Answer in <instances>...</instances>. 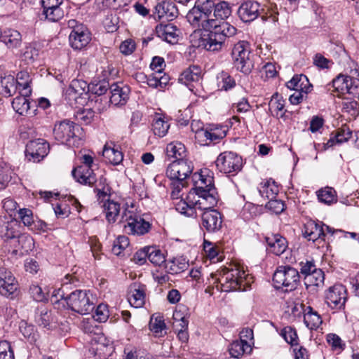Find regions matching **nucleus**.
<instances>
[{"mask_svg":"<svg viewBox=\"0 0 359 359\" xmlns=\"http://www.w3.org/2000/svg\"><path fill=\"white\" fill-rule=\"evenodd\" d=\"M326 341L331 349L337 353H341L346 348V343L339 336L334 333H329L326 335Z\"/></svg>","mask_w":359,"mask_h":359,"instance_id":"obj_51","label":"nucleus"},{"mask_svg":"<svg viewBox=\"0 0 359 359\" xmlns=\"http://www.w3.org/2000/svg\"><path fill=\"white\" fill-rule=\"evenodd\" d=\"M215 165L220 172L235 175L242 170L243 162L242 157L236 153L224 151L217 156Z\"/></svg>","mask_w":359,"mask_h":359,"instance_id":"obj_9","label":"nucleus"},{"mask_svg":"<svg viewBox=\"0 0 359 359\" xmlns=\"http://www.w3.org/2000/svg\"><path fill=\"white\" fill-rule=\"evenodd\" d=\"M286 86L294 91L304 92L305 94H308L311 92L313 88L307 76L304 74L294 75L287 82Z\"/></svg>","mask_w":359,"mask_h":359,"instance_id":"obj_27","label":"nucleus"},{"mask_svg":"<svg viewBox=\"0 0 359 359\" xmlns=\"http://www.w3.org/2000/svg\"><path fill=\"white\" fill-rule=\"evenodd\" d=\"M105 201H106L103 204V208L106 219L109 223H114L116 222V217L119 214L120 205L119 203L109 199Z\"/></svg>","mask_w":359,"mask_h":359,"instance_id":"obj_42","label":"nucleus"},{"mask_svg":"<svg viewBox=\"0 0 359 359\" xmlns=\"http://www.w3.org/2000/svg\"><path fill=\"white\" fill-rule=\"evenodd\" d=\"M177 27L172 23L163 24L162 22L156 27L157 36L168 43H174L177 39Z\"/></svg>","mask_w":359,"mask_h":359,"instance_id":"obj_30","label":"nucleus"},{"mask_svg":"<svg viewBox=\"0 0 359 359\" xmlns=\"http://www.w3.org/2000/svg\"><path fill=\"white\" fill-rule=\"evenodd\" d=\"M29 292L36 302H42L47 300V293L38 285H30Z\"/></svg>","mask_w":359,"mask_h":359,"instance_id":"obj_60","label":"nucleus"},{"mask_svg":"<svg viewBox=\"0 0 359 359\" xmlns=\"http://www.w3.org/2000/svg\"><path fill=\"white\" fill-rule=\"evenodd\" d=\"M269 109L272 113L274 112L273 116L283 117L285 114V100L281 97L278 93H274L269 102Z\"/></svg>","mask_w":359,"mask_h":359,"instance_id":"obj_43","label":"nucleus"},{"mask_svg":"<svg viewBox=\"0 0 359 359\" xmlns=\"http://www.w3.org/2000/svg\"><path fill=\"white\" fill-rule=\"evenodd\" d=\"M93 185H95L94 192L96 194L98 201L104 202L107 197L110 196L111 188L105 177L101 176L98 180L96 179V182Z\"/></svg>","mask_w":359,"mask_h":359,"instance_id":"obj_33","label":"nucleus"},{"mask_svg":"<svg viewBox=\"0 0 359 359\" xmlns=\"http://www.w3.org/2000/svg\"><path fill=\"white\" fill-rule=\"evenodd\" d=\"M50 144L44 139L31 140L26 144L25 158L29 162L39 163L49 153Z\"/></svg>","mask_w":359,"mask_h":359,"instance_id":"obj_12","label":"nucleus"},{"mask_svg":"<svg viewBox=\"0 0 359 359\" xmlns=\"http://www.w3.org/2000/svg\"><path fill=\"white\" fill-rule=\"evenodd\" d=\"M69 40L74 49L80 50L88 44L90 41V34L86 26L79 25L75 30L71 32Z\"/></svg>","mask_w":359,"mask_h":359,"instance_id":"obj_21","label":"nucleus"},{"mask_svg":"<svg viewBox=\"0 0 359 359\" xmlns=\"http://www.w3.org/2000/svg\"><path fill=\"white\" fill-rule=\"evenodd\" d=\"M217 86L221 90H229L236 86L235 79L226 72L222 71L217 75Z\"/></svg>","mask_w":359,"mask_h":359,"instance_id":"obj_47","label":"nucleus"},{"mask_svg":"<svg viewBox=\"0 0 359 359\" xmlns=\"http://www.w3.org/2000/svg\"><path fill=\"white\" fill-rule=\"evenodd\" d=\"M205 138V144H216L222 140L226 135V132L222 127L214 128L210 130H202L198 133Z\"/></svg>","mask_w":359,"mask_h":359,"instance_id":"obj_35","label":"nucleus"},{"mask_svg":"<svg viewBox=\"0 0 359 359\" xmlns=\"http://www.w3.org/2000/svg\"><path fill=\"white\" fill-rule=\"evenodd\" d=\"M95 112L91 109L79 110L75 114L76 121L81 123L89 124L93 120Z\"/></svg>","mask_w":359,"mask_h":359,"instance_id":"obj_59","label":"nucleus"},{"mask_svg":"<svg viewBox=\"0 0 359 359\" xmlns=\"http://www.w3.org/2000/svg\"><path fill=\"white\" fill-rule=\"evenodd\" d=\"M82 165L78 166L72 170L74 178L79 183L92 186L96 182V176L91 166L93 158L88 154L82 156Z\"/></svg>","mask_w":359,"mask_h":359,"instance_id":"obj_11","label":"nucleus"},{"mask_svg":"<svg viewBox=\"0 0 359 359\" xmlns=\"http://www.w3.org/2000/svg\"><path fill=\"white\" fill-rule=\"evenodd\" d=\"M17 290L18 282L11 272L5 268H0V294L12 299Z\"/></svg>","mask_w":359,"mask_h":359,"instance_id":"obj_17","label":"nucleus"},{"mask_svg":"<svg viewBox=\"0 0 359 359\" xmlns=\"http://www.w3.org/2000/svg\"><path fill=\"white\" fill-rule=\"evenodd\" d=\"M280 334L291 346H298V336L294 327L286 326L281 330Z\"/></svg>","mask_w":359,"mask_h":359,"instance_id":"obj_56","label":"nucleus"},{"mask_svg":"<svg viewBox=\"0 0 359 359\" xmlns=\"http://www.w3.org/2000/svg\"><path fill=\"white\" fill-rule=\"evenodd\" d=\"M231 13V8L225 1L217 4L211 0L198 1L187 13V19L192 26L209 31L203 33L198 39V47L217 51L227 38L236 34V28L224 21Z\"/></svg>","mask_w":359,"mask_h":359,"instance_id":"obj_1","label":"nucleus"},{"mask_svg":"<svg viewBox=\"0 0 359 359\" xmlns=\"http://www.w3.org/2000/svg\"><path fill=\"white\" fill-rule=\"evenodd\" d=\"M130 91V88L126 85L111 83L109 102L114 106L125 105L129 99Z\"/></svg>","mask_w":359,"mask_h":359,"instance_id":"obj_20","label":"nucleus"},{"mask_svg":"<svg viewBox=\"0 0 359 359\" xmlns=\"http://www.w3.org/2000/svg\"><path fill=\"white\" fill-rule=\"evenodd\" d=\"M210 170H201L192 175L194 187L189 191V198L194 196L198 198L195 203L199 205L200 209L214 208L218 201V194L214 186L213 177L210 175Z\"/></svg>","mask_w":359,"mask_h":359,"instance_id":"obj_2","label":"nucleus"},{"mask_svg":"<svg viewBox=\"0 0 359 359\" xmlns=\"http://www.w3.org/2000/svg\"><path fill=\"white\" fill-rule=\"evenodd\" d=\"M111 84L106 79L94 81L89 83V93L101 97L110 90Z\"/></svg>","mask_w":359,"mask_h":359,"instance_id":"obj_45","label":"nucleus"},{"mask_svg":"<svg viewBox=\"0 0 359 359\" xmlns=\"http://www.w3.org/2000/svg\"><path fill=\"white\" fill-rule=\"evenodd\" d=\"M187 266V263L185 258L178 257L173 258L169 264H165V268H167V271L170 273L176 274L184 271Z\"/></svg>","mask_w":359,"mask_h":359,"instance_id":"obj_54","label":"nucleus"},{"mask_svg":"<svg viewBox=\"0 0 359 359\" xmlns=\"http://www.w3.org/2000/svg\"><path fill=\"white\" fill-rule=\"evenodd\" d=\"M201 78V69L197 65L190 66L186 69L180 76L179 80L186 86L190 82L198 81Z\"/></svg>","mask_w":359,"mask_h":359,"instance_id":"obj_36","label":"nucleus"},{"mask_svg":"<svg viewBox=\"0 0 359 359\" xmlns=\"http://www.w3.org/2000/svg\"><path fill=\"white\" fill-rule=\"evenodd\" d=\"M266 242L270 251L276 255L283 254L287 248V241L280 234H272L266 236Z\"/></svg>","mask_w":359,"mask_h":359,"instance_id":"obj_31","label":"nucleus"},{"mask_svg":"<svg viewBox=\"0 0 359 359\" xmlns=\"http://www.w3.org/2000/svg\"><path fill=\"white\" fill-rule=\"evenodd\" d=\"M149 326L150 330L154 334V336L157 337L163 335L162 332L166 327L163 317L154 316V315L150 318Z\"/></svg>","mask_w":359,"mask_h":359,"instance_id":"obj_52","label":"nucleus"},{"mask_svg":"<svg viewBox=\"0 0 359 359\" xmlns=\"http://www.w3.org/2000/svg\"><path fill=\"white\" fill-rule=\"evenodd\" d=\"M194 201H198V198L194 196V199L189 198V193L187 196V200H180L175 204V209L182 215L187 217L196 216V209H200L199 205Z\"/></svg>","mask_w":359,"mask_h":359,"instance_id":"obj_28","label":"nucleus"},{"mask_svg":"<svg viewBox=\"0 0 359 359\" xmlns=\"http://www.w3.org/2000/svg\"><path fill=\"white\" fill-rule=\"evenodd\" d=\"M263 11L259 2L252 0L243 1L238 8V15L244 22H250L257 18Z\"/></svg>","mask_w":359,"mask_h":359,"instance_id":"obj_18","label":"nucleus"},{"mask_svg":"<svg viewBox=\"0 0 359 359\" xmlns=\"http://www.w3.org/2000/svg\"><path fill=\"white\" fill-rule=\"evenodd\" d=\"M247 276L245 271L237 266L224 269L219 278L221 290L223 292L246 290L248 285L246 282Z\"/></svg>","mask_w":359,"mask_h":359,"instance_id":"obj_4","label":"nucleus"},{"mask_svg":"<svg viewBox=\"0 0 359 359\" xmlns=\"http://www.w3.org/2000/svg\"><path fill=\"white\" fill-rule=\"evenodd\" d=\"M332 86L340 94L359 95V80L353 77L339 74L333 79Z\"/></svg>","mask_w":359,"mask_h":359,"instance_id":"obj_13","label":"nucleus"},{"mask_svg":"<svg viewBox=\"0 0 359 359\" xmlns=\"http://www.w3.org/2000/svg\"><path fill=\"white\" fill-rule=\"evenodd\" d=\"M147 258L154 265L162 268L165 264V257L164 254L156 247H147Z\"/></svg>","mask_w":359,"mask_h":359,"instance_id":"obj_48","label":"nucleus"},{"mask_svg":"<svg viewBox=\"0 0 359 359\" xmlns=\"http://www.w3.org/2000/svg\"><path fill=\"white\" fill-rule=\"evenodd\" d=\"M233 67L245 75H249L255 67V55L251 52L250 45L241 41L234 45L231 51Z\"/></svg>","mask_w":359,"mask_h":359,"instance_id":"obj_3","label":"nucleus"},{"mask_svg":"<svg viewBox=\"0 0 359 359\" xmlns=\"http://www.w3.org/2000/svg\"><path fill=\"white\" fill-rule=\"evenodd\" d=\"M265 208L273 213L280 214L285 210V203L281 200L276 198L269 199V201L265 205Z\"/></svg>","mask_w":359,"mask_h":359,"instance_id":"obj_63","label":"nucleus"},{"mask_svg":"<svg viewBox=\"0 0 359 359\" xmlns=\"http://www.w3.org/2000/svg\"><path fill=\"white\" fill-rule=\"evenodd\" d=\"M322 222H316L314 220H309L304 224L303 236L309 241H316L318 239L325 241L327 230Z\"/></svg>","mask_w":359,"mask_h":359,"instance_id":"obj_19","label":"nucleus"},{"mask_svg":"<svg viewBox=\"0 0 359 359\" xmlns=\"http://www.w3.org/2000/svg\"><path fill=\"white\" fill-rule=\"evenodd\" d=\"M34 321L39 326L48 330L52 329L53 323H55V317L51 311L43 306L39 307L35 311Z\"/></svg>","mask_w":359,"mask_h":359,"instance_id":"obj_26","label":"nucleus"},{"mask_svg":"<svg viewBox=\"0 0 359 359\" xmlns=\"http://www.w3.org/2000/svg\"><path fill=\"white\" fill-rule=\"evenodd\" d=\"M252 351L250 343L243 342L241 340L233 341L229 348V351L231 357L238 358L244 353H249Z\"/></svg>","mask_w":359,"mask_h":359,"instance_id":"obj_39","label":"nucleus"},{"mask_svg":"<svg viewBox=\"0 0 359 359\" xmlns=\"http://www.w3.org/2000/svg\"><path fill=\"white\" fill-rule=\"evenodd\" d=\"M19 329L24 337L30 344H34L38 340L39 334L33 325L29 324L25 320H22L20 323Z\"/></svg>","mask_w":359,"mask_h":359,"instance_id":"obj_41","label":"nucleus"},{"mask_svg":"<svg viewBox=\"0 0 359 359\" xmlns=\"http://www.w3.org/2000/svg\"><path fill=\"white\" fill-rule=\"evenodd\" d=\"M170 273L167 271V268H165V264L162 266V268H158L152 272V276L155 281H156L158 284H163L169 281L170 277L168 276Z\"/></svg>","mask_w":359,"mask_h":359,"instance_id":"obj_62","label":"nucleus"},{"mask_svg":"<svg viewBox=\"0 0 359 359\" xmlns=\"http://www.w3.org/2000/svg\"><path fill=\"white\" fill-rule=\"evenodd\" d=\"M318 200L325 204H332L337 202L336 191L331 187H326L318 192Z\"/></svg>","mask_w":359,"mask_h":359,"instance_id":"obj_55","label":"nucleus"},{"mask_svg":"<svg viewBox=\"0 0 359 359\" xmlns=\"http://www.w3.org/2000/svg\"><path fill=\"white\" fill-rule=\"evenodd\" d=\"M102 155L109 163L113 165H118L123 159V155L121 151L107 145L104 147Z\"/></svg>","mask_w":359,"mask_h":359,"instance_id":"obj_44","label":"nucleus"},{"mask_svg":"<svg viewBox=\"0 0 359 359\" xmlns=\"http://www.w3.org/2000/svg\"><path fill=\"white\" fill-rule=\"evenodd\" d=\"M154 15L162 22L172 21L177 16L178 9L172 1H163L156 6Z\"/></svg>","mask_w":359,"mask_h":359,"instance_id":"obj_22","label":"nucleus"},{"mask_svg":"<svg viewBox=\"0 0 359 359\" xmlns=\"http://www.w3.org/2000/svg\"><path fill=\"white\" fill-rule=\"evenodd\" d=\"M259 195L264 198H276L279 192L278 184L271 178L262 181L258 187Z\"/></svg>","mask_w":359,"mask_h":359,"instance_id":"obj_29","label":"nucleus"},{"mask_svg":"<svg viewBox=\"0 0 359 359\" xmlns=\"http://www.w3.org/2000/svg\"><path fill=\"white\" fill-rule=\"evenodd\" d=\"M15 81L20 91H25V95H31L32 90L30 88V83L32 78L27 71H20L18 72Z\"/></svg>","mask_w":359,"mask_h":359,"instance_id":"obj_46","label":"nucleus"},{"mask_svg":"<svg viewBox=\"0 0 359 359\" xmlns=\"http://www.w3.org/2000/svg\"><path fill=\"white\" fill-rule=\"evenodd\" d=\"M193 165L191 162L187 159L173 161L169 164L166 170L167 176L171 180L183 181L192 173Z\"/></svg>","mask_w":359,"mask_h":359,"instance_id":"obj_15","label":"nucleus"},{"mask_svg":"<svg viewBox=\"0 0 359 359\" xmlns=\"http://www.w3.org/2000/svg\"><path fill=\"white\" fill-rule=\"evenodd\" d=\"M324 280V272L318 269L306 278H304V284L307 288L311 286L320 287L323 285Z\"/></svg>","mask_w":359,"mask_h":359,"instance_id":"obj_50","label":"nucleus"},{"mask_svg":"<svg viewBox=\"0 0 359 359\" xmlns=\"http://www.w3.org/2000/svg\"><path fill=\"white\" fill-rule=\"evenodd\" d=\"M147 287L144 285L133 283L130 287L128 299L130 304L135 308L144 306L146 299Z\"/></svg>","mask_w":359,"mask_h":359,"instance_id":"obj_23","label":"nucleus"},{"mask_svg":"<svg viewBox=\"0 0 359 359\" xmlns=\"http://www.w3.org/2000/svg\"><path fill=\"white\" fill-rule=\"evenodd\" d=\"M166 155L169 158H175V161L184 160L186 156V148L181 142H171L166 147Z\"/></svg>","mask_w":359,"mask_h":359,"instance_id":"obj_37","label":"nucleus"},{"mask_svg":"<svg viewBox=\"0 0 359 359\" xmlns=\"http://www.w3.org/2000/svg\"><path fill=\"white\" fill-rule=\"evenodd\" d=\"M299 272L289 266H279L273 273V281L276 288L286 287V290H293L299 281Z\"/></svg>","mask_w":359,"mask_h":359,"instance_id":"obj_7","label":"nucleus"},{"mask_svg":"<svg viewBox=\"0 0 359 359\" xmlns=\"http://www.w3.org/2000/svg\"><path fill=\"white\" fill-rule=\"evenodd\" d=\"M15 240L18 242V247L25 252L32 250L34 247V239L27 233H20L19 231Z\"/></svg>","mask_w":359,"mask_h":359,"instance_id":"obj_53","label":"nucleus"},{"mask_svg":"<svg viewBox=\"0 0 359 359\" xmlns=\"http://www.w3.org/2000/svg\"><path fill=\"white\" fill-rule=\"evenodd\" d=\"M1 41L8 48H18L21 44L22 36L18 30L6 29L1 32Z\"/></svg>","mask_w":359,"mask_h":359,"instance_id":"obj_32","label":"nucleus"},{"mask_svg":"<svg viewBox=\"0 0 359 359\" xmlns=\"http://www.w3.org/2000/svg\"><path fill=\"white\" fill-rule=\"evenodd\" d=\"M0 359H14L13 351L7 341H0Z\"/></svg>","mask_w":359,"mask_h":359,"instance_id":"obj_64","label":"nucleus"},{"mask_svg":"<svg viewBox=\"0 0 359 359\" xmlns=\"http://www.w3.org/2000/svg\"><path fill=\"white\" fill-rule=\"evenodd\" d=\"M212 208L203 209L205 211L201 216L202 226L209 233L219 231L222 226L221 213Z\"/></svg>","mask_w":359,"mask_h":359,"instance_id":"obj_16","label":"nucleus"},{"mask_svg":"<svg viewBox=\"0 0 359 359\" xmlns=\"http://www.w3.org/2000/svg\"><path fill=\"white\" fill-rule=\"evenodd\" d=\"M43 15L50 22H57L64 17V11L61 8L43 9Z\"/></svg>","mask_w":359,"mask_h":359,"instance_id":"obj_58","label":"nucleus"},{"mask_svg":"<svg viewBox=\"0 0 359 359\" xmlns=\"http://www.w3.org/2000/svg\"><path fill=\"white\" fill-rule=\"evenodd\" d=\"M82 128L69 120H64L55 125L53 135L55 139L62 144H69L71 140L79 137Z\"/></svg>","mask_w":359,"mask_h":359,"instance_id":"obj_10","label":"nucleus"},{"mask_svg":"<svg viewBox=\"0 0 359 359\" xmlns=\"http://www.w3.org/2000/svg\"><path fill=\"white\" fill-rule=\"evenodd\" d=\"M65 100L71 106L85 105L90 96L89 95V84L81 79L72 81L65 95Z\"/></svg>","mask_w":359,"mask_h":359,"instance_id":"obj_6","label":"nucleus"},{"mask_svg":"<svg viewBox=\"0 0 359 359\" xmlns=\"http://www.w3.org/2000/svg\"><path fill=\"white\" fill-rule=\"evenodd\" d=\"M67 305L72 311L86 315L95 309V297L88 290H75L69 293Z\"/></svg>","mask_w":359,"mask_h":359,"instance_id":"obj_5","label":"nucleus"},{"mask_svg":"<svg viewBox=\"0 0 359 359\" xmlns=\"http://www.w3.org/2000/svg\"><path fill=\"white\" fill-rule=\"evenodd\" d=\"M19 231L20 225L17 220L0 217V237L4 240L15 239Z\"/></svg>","mask_w":359,"mask_h":359,"instance_id":"obj_25","label":"nucleus"},{"mask_svg":"<svg viewBox=\"0 0 359 359\" xmlns=\"http://www.w3.org/2000/svg\"><path fill=\"white\" fill-rule=\"evenodd\" d=\"M109 316V314L107 305L100 304L97 306L93 316L96 321L102 323L107 321Z\"/></svg>","mask_w":359,"mask_h":359,"instance_id":"obj_61","label":"nucleus"},{"mask_svg":"<svg viewBox=\"0 0 359 359\" xmlns=\"http://www.w3.org/2000/svg\"><path fill=\"white\" fill-rule=\"evenodd\" d=\"M170 128V124L163 118L156 116L153 121L152 130L155 135L160 137H164Z\"/></svg>","mask_w":359,"mask_h":359,"instance_id":"obj_49","label":"nucleus"},{"mask_svg":"<svg viewBox=\"0 0 359 359\" xmlns=\"http://www.w3.org/2000/svg\"><path fill=\"white\" fill-rule=\"evenodd\" d=\"M346 299V290L341 284L334 285L325 292V302L332 309H344Z\"/></svg>","mask_w":359,"mask_h":359,"instance_id":"obj_14","label":"nucleus"},{"mask_svg":"<svg viewBox=\"0 0 359 359\" xmlns=\"http://www.w3.org/2000/svg\"><path fill=\"white\" fill-rule=\"evenodd\" d=\"M334 136L336 142L337 144H342L346 142L352 137V131L347 125H343L337 130Z\"/></svg>","mask_w":359,"mask_h":359,"instance_id":"obj_57","label":"nucleus"},{"mask_svg":"<svg viewBox=\"0 0 359 359\" xmlns=\"http://www.w3.org/2000/svg\"><path fill=\"white\" fill-rule=\"evenodd\" d=\"M124 231L131 235H144L149 232L151 224L132 211L126 210L121 217Z\"/></svg>","mask_w":359,"mask_h":359,"instance_id":"obj_8","label":"nucleus"},{"mask_svg":"<svg viewBox=\"0 0 359 359\" xmlns=\"http://www.w3.org/2000/svg\"><path fill=\"white\" fill-rule=\"evenodd\" d=\"M304 322L310 330H316L322 323L320 316L313 308L308 306L304 311Z\"/></svg>","mask_w":359,"mask_h":359,"instance_id":"obj_38","label":"nucleus"},{"mask_svg":"<svg viewBox=\"0 0 359 359\" xmlns=\"http://www.w3.org/2000/svg\"><path fill=\"white\" fill-rule=\"evenodd\" d=\"M20 95L13 100L12 107L13 109L20 115H25L29 109V102L28 97L25 95V91H20Z\"/></svg>","mask_w":359,"mask_h":359,"instance_id":"obj_40","label":"nucleus"},{"mask_svg":"<svg viewBox=\"0 0 359 359\" xmlns=\"http://www.w3.org/2000/svg\"><path fill=\"white\" fill-rule=\"evenodd\" d=\"M78 282L76 277L72 275L67 274L62 279V283L60 288L54 289L52 292L50 301L52 303L55 304L59 302L60 300H65L67 303V297H68V292L72 289V284Z\"/></svg>","mask_w":359,"mask_h":359,"instance_id":"obj_24","label":"nucleus"},{"mask_svg":"<svg viewBox=\"0 0 359 359\" xmlns=\"http://www.w3.org/2000/svg\"><path fill=\"white\" fill-rule=\"evenodd\" d=\"M18 88L15 79L12 75L0 76V92L5 97H11Z\"/></svg>","mask_w":359,"mask_h":359,"instance_id":"obj_34","label":"nucleus"}]
</instances>
